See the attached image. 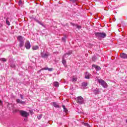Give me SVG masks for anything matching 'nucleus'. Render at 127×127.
I'll return each instance as SVG.
<instances>
[{
    "label": "nucleus",
    "instance_id": "39448f33",
    "mask_svg": "<svg viewBox=\"0 0 127 127\" xmlns=\"http://www.w3.org/2000/svg\"><path fill=\"white\" fill-rule=\"evenodd\" d=\"M76 102L77 104H79L80 105H82L84 104V99L81 96H78L76 98Z\"/></svg>",
    "mask_w": 127,
    "mask_h": 127
},
{
    "label": "nucleus",
    "instance_id": "bb28decb",
    "mask_svg": "<svg viewBox=\"0 0 127 127\" xmlns=\"http://www.w3.org/2000/svg\"><path fill=\"white\" fill-rule=\"evenodd\" d=\"M72 81V82H76V81H77V78L73 77Z\"/></svg>",
    "mask_w": 127,
    "mask_h": 127
},
{
    "label": "nucleus",
    "instance_id": "aec40b11",
    "mask_svg": "<svg viewBox=\"0 0 127 127\" xmlns=\"http://www.w3.org/2000/svg\"><path fill=\"white\" fill-rule=\"evenodd\" d=\"M62 63L64 64V65H65L66 64V60H65V59L63 58L62 59Z\"/></svg>",
    "mask_w": 127,
    "mask_h": 127
},
{
    "label": "nucleus",
    "instance_id": "6e6552de",
    "mask_svg": "<svg viewBox=\"0 0 127 127\" xmlns=\"http://www.w3.org/2000/svg\"><path fill=\"white\" fill-rule=\"evenodd\" d=\"M71 54L72 51H69L67 53L64 54V55L63 57V58H64V59H65V58H67L68 56H69V55H71Z\"/></svg>",
    "mask_w": 127,
    "mask_h": 127
},
{
    "label": "nucleus",
    "instance_id": "72a5a7b5",
    "mask_svg": "<svg viewBox=\"0 0 127 127\" xmlns=\"http://www.w3.org/2000/svg\"><path fill=\"white\" fill-rule=\"evenodd\" d=\"M92 60H93V61H95V58H93Z\"/></svg>",
    "mask_w": 127,
    "mask_h": 127
},
{
    "label": "nucleus",
    "instance_id": "412c9836",
    "mask_svg": "<svg viewBox=\"0 0 127 127\" xmlns=\"http://www.w3.org/2000/svg\"><path fill=\"white\" fill-rule=\"evenodd\" d=\"M0 60H1V61H2V62H6V61H7V60H6V59H5V58H1V59H0Z\"/></svg>",
    "mask_w": 127,
    "mask_h": 127
},
{
    "label": "nucleus",
    "instance_id": "c9c22d12",
    "mask_svg": "<svg viewBox=\"0 0 127 127\" xmlns=\"http://www.w3.org/2000/svg\"><path fill=\"white\" fill-rule=\"evenodd\" d=\"M0 104H1H1H2V101H0Z\"/></svg>",
    "mask_w": 127,
    "mask_h": 127
},
{
    "label": "nucleus",
    "instance_id": "6ab92c4d",
    "mask_svg": "<svg viewBox=\"0 0 127 127\" xmlns=\"http://www.w3.org/2000/svg\"><path fill=\"white\" fill-rule=\"evenodd\" d=\"M63 108L64 109V112H65V113H67V112H68V110L66 109V107H65L64 105H63Z\"/></svg>",
    "mask_w": 127,
    "mask_h": 127
},
{
    "label": "nucleus",
    "instance_id": "1a4fd4ad",
    "mask_svg": "<svg viewBox=\"0 0 127 127\" xmlns=\"http://www.w3.org/2000/svg\"><path fill=\"white\" fill-rule=\"evenodd\" d=\"M70 24L72 26H75L76 28H78V29H81V28H82V27L81 26L78 25L77 24H75V23L71 22Z\"/></svg>",
    "mask_w": 127,
    "mask_h": 127
},
{
    "label": "nucleus",
    "instance_id": "f3484780",
    "mask_svg": "<svg viewBox=\"0 0 127 127\" xmlns=\"http://www.w3.org/2000/svg\"><path fill=\"white\" fill-rule=\"evenodd\" d=\"M54 86L55 87H59V82H57V81H55L54 82Z\"/></svg>",
    "mask_w": 127,
    "mask_h": 127
},
{
    "label": "nucleus",
    "instance_id": "e433bc0d",
    "mask_svg": "<svg viewBox=\"0 0 127 127\" xmlns=\"http://www.w3.org/2000/svg\"><path fill=\"white\" fill-rule=\"evenodd\" d=\"M126 123H127V120H126Z\"/></svg>",
    "mask_w": 127,
    "mask_h": 127
},
{
    "label": "nucleus",
    "instance_id": "ddd939ff",
    "mask_svg": "<svg viewBox=\"0 0 127 127\" xmlns=\"http://www.w3.org/2000/svg\"><path fill=\"white\" fill-rule=\"evenodd\" d=\"M92 67H94V68L96 69V71H100V70H101V67L98 66V65H95V64H93L92 65Z\"/></svg>",
    "mask_w": 127,
    "mask_h": 127
},
{
    "label": "nucleus",
    "instance_id": "f8f14e48",
    "mask_svg": "<svg viewBox=\"0 0 127 127\" xmlns=\"http://www.w3.org/2000/svg\"><path fill=\"white\" fill-rule=\"evenodd\" d=\"M120 56L123 59H127V54L123 53L121 54Z\"/></svg>",
    "mask_w": 127,
    "mask_h": 127
},
{
    "label": "nucleus",
    "instance_id": "0eeeda50",
    "mask_svg": "<svg viewBox=\"0 0 127 127\" xmlns=\"http://www.w3.org/2000/svg\"><path fill=\"white\" fill-rule=\"evenodd\" d=\"M25 47L26 48V49H30V47H31V45H30V42L29 41H27L26 42L25 44Z\"/></svg>",
    "mask_w": 127,
    "mask_h": 127
},
{
    "label": "nucleus",
    "instance_id": "4468645a",
    "mask_svg": "<svg viewBox=\"0 0 127 127\" xmlns=\"http://www.w3.org/2000/svg\"><path fill=\"white\" fill-rule=\"evenodd\" d=\"M16 101L17 103H18V104H21L22 105L25 104V102L22 101L20 100V99H17Z\"/></svg>",
    "mask_w": 127,
    "mask_h": 127
},
{
    "label": "nucleus",
    "instance_id": "b1692460",
    "mask_svg": "<svg viewBox=\"0 0 127 127\" xmlns=\"http://www.w3.org/2000/svg\"><path fill=\"white\" fill-rule=\"evenodd\" d=\"M18 5H22V1H21V0H20L18 1Z\"/></svg>",
    "mask_w": 127,
    "mask_h": 127
},
{
    "label": "nucleus",
    "instance_id": "2f4dec72",
    "mask_svg": "<svg viewBox=\"0 0 127 127\" xmlns=\"http://www.w3.org/2000/svg\"><path fill=\"white\" fill-rule=\"evenodd\" d=\"M20 98L22 99V100H23V96L21 94H20Z\"/></svg>",
    "mask_w": 127,
    "mask_h": 127
},
{
    "label": "nucleus",
    "instance_id": "a878e982",
    "mask_svg": "<svg viewBox=\"0 0 127 127\" xmlns=\"http://www.w3.org/2000/svg\"><path fill=\"white\" fill-rule=\"evenodd\" d=\"M6 23L7 25H8V26L10 25V23L9 22L8 20H7V19L6 20Z\"/></svg>",
    "mask_w": 127,
    "mask_h": 127
},
{
    "label": "nucleus",
    "instance_id": "cd10ccee",
    "mask_svg": "<svg viewBox=\"0 0 127 127\" xmlns=\"http://www.w3.org/2000/svg\"><path fill=\"white\" fill-rule=\"evenodd\" d=\"M42 118V115H40L38 116V120H40Z\"/></svg>",
    "mask_w": 127,
    "mask_h": 127
},
{
    "label": "nucleus",
    "instance_id": "423d86ee",
    "mask_svg": "<svg viewBox=\"0 0 127 127\" xmlns=\"http://www.w3.org/2000/svg\"><path fill=\"white\" fill-rule=\"evenodd\" d=\"M51 54L49 53H41V56L42 58H44L45 59H47L49 56H50Z\"/></svg>",
    "mask_w": 127,
    "mask_h": 127
},
{
    "label": "nucleus",
    "instance_id": "7ed1b4c3",
    "mask_svg": "<svg viewBox=\"0 0 127 127\" xmlns=\"http://www.w3.org/2000/svg\"><path fill=\"white\" fill-rule=\"evenodd\" d=\"M97 82H98V83H99V84H101V85L102 86V87L103 88H107L108 87V84H107V83L104 81V80L102 79H98L97 80Z\"/></svg>",
    "mask_w": 127,
    "mask_h": 127
},
{
    "label": "nucleus",
    "instance_id": "9b49d317",
    "mask_svg": "<svg viewBox=\"0 0 127 127\" xmlns=\"http://www.w3.org/2000/svg\"><path fill=\"white\" fill-rule=\"evenodd\" d=\"M93 92L95 95H98L100 94V90L98 88H96L93 90Z\"/></svg>",
    "mask_w": 127,
    "mask_h": 127
},
{
    "label": "nucleus",
    "instance_id": "f257e3e1",
    "mask_svg": "<svg viewBox=\"0 0 127 127\" xmlns=\"http://www.w3.org/2000/svg\"><path fill=\"white\" fill-rule=\"evenodd\" d=\"M17 39L19 42V47H20V48L23 47V46H24V40H25V39L24 38V37L21 36H18L17 37Z\"/></svg>",
    "mask_w": 127,
    "mask_h": 127
},
{
    "label": "nucleus",
    "instance_id": "393cba45",
    "mask_svg": "<svg viewBox=\"0 0 127 127\" xmlns=\"http://www.w3.org/2000/svg\"><path fill=\"white\" fill-rule=\"evenodd\" d=\"M82 124L83 126H85V127H89V124L88 123H83Z\"/></svg>",
    "mask_w": 127,
    "mask_h": 127
},
{
    "label": "nucleus",
    "instance_id": "473e14b6",
    "mask_svg": "<svg viewBox=\"0 0 127 127\" xmlns=\"http://www.w3.org/2000/svg\"><path fill=\"white\" fill-rule=\"evenodd\" d=\"M42 70H43V69H42V68L40 70H39L38 71L39 73H40V72H41V71H42Z\"/></svg>",
    "mask_w": 127,
    "mask_h": 127
},
{
    "label": "nucleus",
    "instance_id": "c756f323",
    "mask_svg": "<svg viewBox=\"0 0 127 127\" xmlns=\"http://www.w3.org/2000/svg\"><path fill=\"white\" fill-rule=\"evenodd\" d=\"M48 71H53V68H49V67H48Z\"/></svg>",
    "mask_w": 127,
    "mask_h": 127
},
{
    "label": "nucleus",
    "instance_id": "20e7f679",
    "mask_svg": "<svg viewBox=\"0 0 127 127\" xmlns=\"http://www.w3.org/2000/svg\"><path fill=\"white\" fill-rule=\"evenodd\" d=\"M19 113L20 115L24 118H27V117L29 116V113L25 111L21 110L20 111Z\"/></svg>",
    "mask_w": 127,
    "mask_h": 127
},
{
    "label": "nucleus",
    "instance_id": "2eb2a0df",
    "mask_svg": "<svg viewBox=\"0 0 127 127\" xmlns=\"http://www.w3.org/2000/svg\"><path fill=\"white\" fill-rule=\"evenodd\" d=\"M53 106H54V107H55V108H60V106H59V105L57 104V103L55 102H53Z\"/></svg>",
    "mask_w": 127,
    "mask_h": 127
},
{
    "label": "nucleus",
    "instance_id": "4be33fe9",
    "mask_svg": "<svg viewBox=\"0 0 127 127\" xmlns=\"http://www.w3.org/2000/svg\"><path fill=\"white\" fill-rule=\"evenodd\" d=\"M37 22H38V23H39V24H40V25H42V26H44V25H43V23H42V22H41L39 20H37Z\"/></svg>",
    "mask_w": 127,
    "mask_h": 127
},
{
    "label": "nucleus",
    "instance_id": "a211bd4d",
    "mask_svg": "<svg viewBox=\"0 0 127 127\" xmlns=\"http://www.w3.org/2000/svg\"><path fill=\"white\" fill-rule=\"evenodd\" d=\"M82 87H87L88 86V82H84L82 83Z\"/></svg>",
    "mask_w": 127,
    "mask_h": 127
},
{
    "label": "nucleus",
    "instance_id": "5701e85b",
    "mask_svg": "<svg viewBox=\"0 0 127 127\" xmlns=\"http://www.w3.org/2000/svg\"><path fill=\"white\" fill-rule=\"evenodd\" d=\"M66 36L63 37L62 41H64V42H66Z\"/></svg>",
    "mask_w": 127,
    "mask_h": 127
},
{
    "label": "nucleus",
    "instance_id": "7c9ffc66",
    "mask_svg": "<svg viewBox=\"0 0 127 127\" xmlns=\"http://www.w3.org/2000/svg\"><path fill=\"white\" fill-rule=\"evenodd\" d=\"M42 70H48V67H44L42 68Z\"/></svg>",
    "mask_w": 127,
    "mask_h": 127
},
{
    "label": "nucleus",
    "instance_id": "9d476101",
    "mask_svg": "<svg viewBox=\"0 0 127 127\" xmlns=\"http://www.w3.org/2000/svg\"><path fill=\"white\" fill-rule=\"evenodd\" d=\"M92 77V75L90 74L89 72L85 73V79H90Z\"/></svg>",
    "mask_w": 127,
    "mask_h": 127
},
{
    "label": "nucleus",
    "instance_id": "f03ea898",
    "mask_svg": "<svg viewBox=\"0 0 127 127\" xmlns=\"http://www.w3.org/2000/svg\"><path fill=\"white\" fill-rule=\"evenodd\" d=\"M95 35L98 38H105L106 36H107V34L106 33H101V32H96L95 33Z\"/></svg>",
    "mask_w": 127,
    "mask_h": 127
},
{
    "label": "nucleus",
    "instance_id": "dca6fc26",
    "mask_svg": "<svg viewBox=\"0 0 127 127\" xmlns=\"http://www.w3.org/2000/svg\"><path fill=\"white\" fill-rule=\"evenodd\" d=\"M39 49V47L38 46H33L32 50H38Z\"/></svg>",
    "mask_w": 127,
    "mask_h": 127
},
{
    "label": "nucleus",
    "instance_id": "f704fd0d",
    "mask_svg": "<svg viewBox=\"0 0 127 127\" xmlns=\"http://www.w3.org/2000/svg\"><path fill=\"white\" fill-rule=\"evenodd\" d=\"M74 5H77V3H75Z\"/></svg>",
    "mask_w": 127,
    "mask_h": 127
},
{
    "label": "nucleus",
    "instance_id": "c85d7f7f",
    "mask_svg": "<svg viewBox=\"0 0 127 127\" xmlns=\"http://www.w3.org/2000/svg\"><path fill=\"white\" fill-rule=\"evenodd\" d=\"M70 1H71V2H73V3H75L77 0H69Z\"/></svg>",
    "mask_w": 127,
    "mask_h": 127
}]
</instances>
